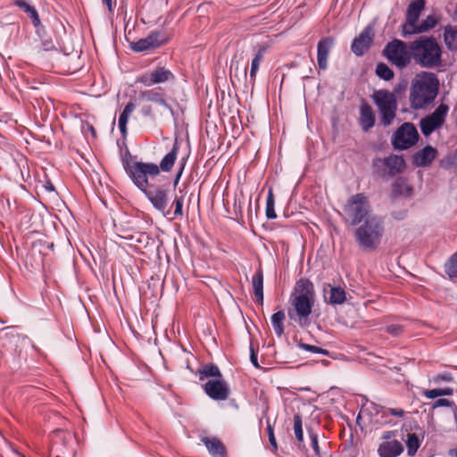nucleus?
<instances>
[{
	"label": "nucleus",
	"instance_id": "obj_1",
	"mask_svg": "<svg viewBox=\"0 0 457 457\" xmlns=\"http://www.w3.org/2000/svg\"><path fill=\"white\" fill-rule=\"evenodd\" d=\"M123 168L133 185L146 197L153 207L164 217H168L170 214V208L168 207L170 189L163 185L149 183V179L160 174L157 164L142 161L126 162H123Z\"/></svg>",
	"mask_w": 457,
	"mask_h": 457
},
{
	"label": "nucleus",
	"instance_id": "obj_2",
	"mask_svg": "<svg viewBox=\"0 0 457 457\" xmlns=\"http://www.w3.org/2000/svg\"><path fill=\"white\" fill-rule=\"evenodd\" d=\"M289 303L292 309L287 312L288 318L300 327L307 326L315 303L313 283L306 278L296 280Z\"/></svg>",
	"mask_w": 457,
	"mask_h": 457
},
{
	"label": "nucleus",
	"instance_id": "obj_3",
	"mask_svg": "<svg viewBox=\"0 0 457 457\" xmlns=\"http://www.w3.org/2000/svg\"><path fill=\"white\" fill-rule=\"evenodd\" d=\"M439 87V79L436 73L428 71L417 73L411 83V107L413 110H421L428 106L437 96Z\"/></svg>",
	"mask_w": 457,
	"mask_h": 457
},
{
	"label": "nucleus",
	"instance_id": "obj_4",
	"mask_svg": "<svg viewBox=\"0 0 457 457\" xmlns=\"http://www.w3.org/2000/svg\"><path fill=\"white\" fill-rule=\"evenodd\" d=\"M412 60L427 70L439 69L444 64L443 49L433 36L421 35L411 41Z\"/></svg>",
	"mask_w": 457,
	"mask_h": 457
},
{
	"label": "nucleus",
	"instance_id": "obj_5",
	"mask_svg": "<svg viewBox=\"0 0 457 457\" xmlns=\"http://www.w3.org/2000/svg\"><path fill=\"white\" fill-rule=\"evenodd\" d=\"M384 232L383 218L378 215H371L356 228L355 242L360 249L365 252L374 251L380 245Z\"/></svg>",
	"mask_w": 457,
	"mask_h": 457
},
{
	"label": "nucleus",
	"instance_id": "obj_6",
	"mask_svg": "<svg viewBox=\"0 0 457 457\" xmlns=\"http://www.w3.org/2000/svg\"><path fill=\"white\" fill-rule=\"evenodd\" d=\"M382 54L388 62L400 71L407 68L411 63V42L405 43L394 38L386 45Z\"/></svg>",
	"mask_w": 457,
	"mask_h": 457
},
{
	"label": "nucleus",
	"instance_id": "obj_7",
	"mask_svg": "<svg viewBox=\"0 0 457 457\" xmlns=\"http://www.w3.org/2000/svg\"><path fill=\"white\" fill-rule=\"evenodd\" d=\"M345 212L349 217L351 225L353 226H357L370 216L375 215L371 212L368 197L363 193H357L352 195L347 200Z\"/></svg>",
	"mask_w": 457,
	"mask_h": 457
},
{
	"label": "nucleus",
	"instance_id": "obj_8",
	"mask_svg": "<svg viewBox=\"0 0 457 457\" xmlns=\"http://www.w3.org/2000/svg\"><path fill=\"white\" fill-rule=\"evenodd\" d=\"M406 162L402 155L389 154L388 156L373 160V168L378 176L383 179L395 177L402 173Z\"/></svg>",
	"mask_w": 457,
	"mask_h": 457
},
{
	"label": "nucleus",
	"instance_id": "obj_9",
	"mask_svg": "<svg viewBox=\"0 0 457 457\" xmlns=\"http://www.w3.org/2000/svg\"><path fill=\"white\" fill-rule=\"evenodd\" d=\"M420 138L413 123L404 122L393 134L392 145L396 150H407L417 144Z\"/></svg>",
	"mask_w": 457,
	"mask_h": 457
},
{
	"label": "nucleus",
	"instance_id": "obj_10",
	"mask_svg": "<svg viewBox=\"0 0 457 457\" xmlns=\"http://www.w3.org/2000/svg\"><path fill=\"white\" fill-rule=\"evenodd\" d=\"M449 106L440 104L432 113L425 116L420 121V131L425 137L430 136L436 129L441 128L445 122Z\"/></svg>",
	"mask_w": 457,
	"mask_h": 457
},
{
	"label": "nucleus",
	"instance_id": "obj_11",
	"mask_svg": "<svg viewBox=\"0 0 457 457\" xmlns=\"http://www.w3.org/2000/svg\"><path fill=\"white\" fill-rule=\"evenodd\" d=\"M169 37L161 30H152L146 37L132 42L129 47L135 53H142L149 49H156L168 43Z\"/></svg>",
	"mask_w": 457,
	"mask_h": 457
},
{
	"label": "nucleus",
	"instance_id": "obj_12",
	"mask_svg": "<svg viewBox=\"0 0 457 457\" xmlns=\"http://www.w3.org/2000/svg\"><path fill=\"white\" fill-rule=\"evenodd\" d=\"M174 79L175 75L171 72L170 70L163 66H159L149 72H145L139 75L137 78L136 82L142 84L145 87H150L154 85L173 81Z\"/></svg>",
	"mask_w": 457,
	"mask_h": 457
},
{
	"label": "nucleus",
	"instance_id": "obj_13",
	"mask_svg": "<svg viewBox=\"0 0 457 457\" xmlns=\"http://www.w3.org/2000/svg\"><path fill=\"white\" fill-rule=\"evenodd\" d=\"M202 388L209 398L217 402L227 400L230 394V388L223 378L209 379L202 385Z\"/></svg>",
	"mask_w": 457,
	"mask_h": 457
},
{
	"label": "nucleus",
	"instance_id": "obj_14",
	"mask_svg": "<svg viewBox=\"0 0 457 457\" xmlns=\"http://www.w3.org/2000/svg\"><path fill=\"white\" fill-rule=\"evenodd\" d=\"M11 5L17 7L28 15L37 35H41V32L45 31V26L41 22L37 10L29 0H12Z\"/></svg>",
	"mask_w": 457,
	"mask_h": 457
},
{
	"label": "nucleus",
	"instance_id": "obj_15",
	"mask_svg": "<svg viewBox=\"0 0 457 457\" xmlns=\"http://www.w3.org/2000/svg\"><path fill=\"white\" fill-rule=\"evenodd\" d=\"M372 42V28L368 26L353 38L351 44V50L356 56L361 57L370 48Z\"/></svg>",
	"mask_w": 457,
	"mask_h": 457
},
{
	"label": "nucleus",
	"instance_id": "obj_16",
	"mask_svg": "<svg viewBox=\"0 0 457 457\" xmlns=\"http://www.w3.org/2000/svg\"><path fill=\"white\" fill-rule=\"evenodd\" d=\"M425 0H412L409 4L405 21L402 25V35L418 22L420 13L425 8Z\"/></svg>",
	"mask_w": 457,
	"mask_h": 457
},
{
	"label": "nucleus",
	"instance_id": "obj_17",
	"mask_svg": "<svg viewBox=\"0 0 457 457\" xmlns=\"http://www.w3.org/2000/svg\"><path fill=\"white\" fill-rule=\"evenodd\" d=\"M336 39L334 37L328 36L322 37L317 44V62L320 70H327L328 66V59L331 49L334 47Z\"/></svg>",
	"mask_w": 457,
	"mask_h": 457
},
{
	"label": "nucleus",
	"instance_id": "obj_18",
	"mask_svg": "<svg viewBox=\"0 0 457 457\" xmlns=\"http://www.w3.org/2000/svg\"><path fill=\"white\" fill-rule=\"evenodd\" d=\"M138 99L154 103L170 110L171 113L173 112L170 105L166 102L163 90L161 87L140 91Z\"/></svg>",
	"mask_w": 457,
	"mask_h": 457
},
{
	"label": "nucleus",
	"instance_id": "obj_19",
	"mask_svg": "<svg viewBox=\"0 0 457 457\" xmlns=\"http://www.w3.org/2000/svg\"><path fill=\"white\" fill-rule=\"evenodd\" d=\"M436 154L435 147L427 145L413 154L412 163L416 167H428L435 160Z\"/></svg>",
	"mask_w": 457,
	"mask_h": 457
},
{
	"label": "nucleus",
	"instance_id": "obj_20",
	"mask_svg": "<svg viewBox=\"0 0 457 457\" xmlns=\"http://www.w3.org/2000/svg\"><path fill=\"white\" fill-rule=\"evenodd\" d=\"M372 97L374 104L378 109L397 108L396 97L395 94L386 89L376 91Z\"/></svg>",
	"mask_w": 457,
	"mask_h": 457
},
{
	"label": "nucleus",
	"instance_id": "obj_21",
	"mask_svg": "<svg viewBox=\"0 0 457 457\" xmlns=\"http://www.w3.org/2000/svg\"><path fill=\"white\" fill-rule=\"evenodd\" d=\"M179 142L178 137L175 138L172 147L169 153H167L161 160L160 164L157 165L158 171L162 172H170L178 158V154L179 151Z\"/></svg>",
	"mask_w": 457,
	"mask_h": 457
},
{
	"label": "nucleus",
	"instance_id": "obj_22",
	"mask_svg": "<svg viewBox=\"0 0 457 457\" xmlns=\"http://www.w3.org/2000/svg\"><path fill=\"white\" fill-rule=\"evenodd\" d=\"M438 23V20L432 14L428 15L420 23H415L410 29L403 34V37L406 38L410 36L428 32L434 29Z\"/></svg>",
	"mask_w": 457,
	"mask_h": 457
},
{
	"label": "nucleus",
	"instance_id": "obj_23",
	"mask_svg": "<svg viewBox=\"0 0 457 457\" xmlns=\"http://www.w3.org/2000/svg\"><path fill=\"white\" fill-rule=\"evenodd\" d=\"M376 118L371 106L363 102L360 107V126L364 132L370 131L375 125Z\"/></svg>",
	"mask_w": 457,
	"mask_h": 457
},
{
	"label": "nucleus",
	"instance_id": "obj_24",
	"mask_svg": "<svg viewBox=\"0 0 457 457\" xmlns=\"http://www.w3.org/2000/svg\"><path fill=\"white\" fill-rule=\"evenodd\" d=\"M403 452V446L398 440L386 441L379 445V457H397Z\"/></svg>",
	"mask_w": 457,
	"mask_h": 457
},
{
	"label": "nucleus",
	"instance_id": "obj_25",
	"mask_svg": "<svg viewBox=\"0 0 457 457\" xmlns=\"http://www.w3.org/2000/svg\"><path fill=\"white\" fill-rule=\"evenodd\" d=\"M202 441L213 457L227 456L226 447L218 437H204Z\"/></svg>",
	"mask_w": 457,
	"mask_h": 457
},
{
	"label": "nucleus",
	"instance_id": "obj_26",
	"mask_svg": "<svg viewBox=\"0 0 457 457\" xmlns=\"http://www.w3.org/2000/svg\"><path fill=\"white\" fill-rule=\"evenodd\" d=\"M252 287L253 290L256 302L262 305L264 300L263 295V272L262 266L260 265L256 270L255 273L252 277Z\"/></svg>",
	"mask_w": 457,
	"mask_h": 457
},
{
	"label": "nucleus",
	"instance_id": "obj_27",
	"mask_svg": "<svg viewBox=\"0 0 457 457\" xmlns=\"http://www.w3.org/2000/svg\"><path fill=\"white\" fill-rule=\"evenodd\" d=\"M412 193V187L408 184V181L403 177H398L392 184V197L397 198L399 196L408 197Z\"/></svg>",
	"mask_w": 457,
	"mask_h": 457
},
{
	"label": "nucleus",
	"instance_id": "obj_28",
	"mask_svg": "<svg viewBox=\"0 0 457 457\" xmlns=\"http://www.w3.org/2000/svg\"><path fill=\"white\" fill-rule=\"evenodd\" d=\"M443 37L446 48L452 53H457V26H445Z\"/></svg>",
	"mask_w": 457,
	"mask_h": 457
},
{
	"label": "nucleus",
	"instance_id": "obj_29",
	"mask_svg": "<svg viewBox=\"0 0 457 457\" xmlns=\"http://www.w3.org/2000/svg\"><path fill=\"white\" fill-rule=\"evenodd\" d=\"M199 380H204L205 378H212L211 379H219L223 378L219 367L214 363H207L198 370Z\"/></svg>",
	"mask_w": 457,
	"mask_h": 457
},
{
	"label": "nucleus",
	"instance_id": "obj_30",
	"mask_svg": "<svg viewBox=\"0 0 457 457\" xmlns=\"http://www.w3.org/2000/svg\"><path fill=\"white\" fill-rule=\"evenodd\" d=\"M135 108H136L135 104L133 102H129L125 105L121 113L120 114L118 124H119L120 132L123 137H125L127 136V133H128L127 124H128L129 117L132 113V112L135 110Z\"/></svg>",
	"mask_w": 457,
	"mask_h": 457
},
{
	"label": "nucleus",
	"instance_id": "obj_31",
	"mask_svg": "<svg viewBox=\"0 0 457 457\" xmlns=\"http://www.w3.org/2000/svg\"><path fill=\"white\" fill-rule=\"evenodd\" d=\"M286 319V314L283 310H279L273 313L270 318V322L274 332L278 337H281L284 334V321Z\"/></svg>",
	"mask_w": 457,
	"mask_h": 457
},
{
	"label": "nucleus",
	"instance_id": "obj_32",
	"mask_svg": "<svg viewBox=\"0 0 457 457\" xmlns=\"http://www.w3.org/2000/svg\"><path fill=\"white\" fill-rule=\"evenodd\" d=\"M346 300V293L345 289L339 286L331 287L329 290L328 303L332 305H340Z\"/></svg>",
	"mask_w": 457,
	"mask_h": 457
},
{
	"label": "nucleus",
	"instance_id": "obj_33",
	"mask_svg": "<svg viewBox=\"0 0 457 457\" xmlns=\"http://www.w3.org/2000/svg\"><path fill=\"white\" fill-rule=\"evenodd\" d=\"M267 48L265 46H262L258 48L257 52L254 54L253 59L252 60L251 69H250V78L255 79L256 73L259 70V66L261 62L263 59V55L266 52Z\"/></svg>",
	"mask_w": 457,
	"mask_h": 457
},
{
	"label": "nucleus",
	"instance_id": "obj_34",
	"mask_svg": "<svg viewBox=\"0 0 457 457\" xmlns=\"http://www.w3.org/2000/svg\"><path fill=\"white\" fill-rule=\"evenodd\" d=\"M439 166L445 170L454 169L457 175V148L439 161Z\"/></svg>",
	"mask_w": 457,
	"mask_h": 457
},
{
	"label": "nucleus",
	"instance_id": "obj_35",
	"mask_svg": "<svg viewBox=\"0 0 457 457\" xmlns=\"http://www.w3.org/2000/svg\"><path fill=\"white\" fill-rule=\"evenodd\" d=\"M375 74L381 79L385 81L391 80L395 73L393 70L386 63L384 62H378L375 69Z\"/></svg>",
	"mask_w": 457,
	"mask_h": 457
},
{
	"label": "nucleus",
	"instance_id": "obj_36",
	"mask_svg": "<svg viewBox=\"0 0 457 457\" xmlns=\"http://www.w3.org/2000/svg\"><path fill=\"white\" fill-rule=\"evenodd\" d=\"M453 393L454 391L452 387L446 386L443 388H434L426 390L424 391L423 395L428 399H435L440 396H450L453 395Z\"/></svg>",
	"mask_w": 457,
	"mask_h": 457
},
{
	"label": "nucleus",
	"instance_id": "obj_37",
	"mask_svg": "<svg viewBox=\"0 0 457 457\" xmlns=\"http://www.w3.org/2000/svg\"><path fill=\"white\" fill-rule=\"evenodd\" d=\"M420 446V442L418 436L415 433L408 434L406 439L407 454L409 456L415 455Z\"/></svg>",
	"mask_w": 457,
	"mask_h": 457
},
{
	"label": "nucleus",
	"instance_id": "obj_38",
	"mask_svg": "<svg viewBox=\"0 0 457 457\" xmlns=\"http://www.w3.org/2000/svg\"><path fill=\"white\" fill-rule=\"evenodd\" d=\"M183 197H178L176 195L172 204L170 206L168 205V207L170 208V214L167 218L175 219L177 217H181L183 215Z\"/></svg>",
	"mask_w": 457,
	"mask_h": 457
},
{
	"label": "nucleus",
	"instance_id": "obj_39",
	"mask_svg": "<svg viewBox=\"0 0 457 457\" xmlns=\"http://www.w3.org/2000/svg\"><path fill=\"white\" fill-rule=\"evenodd\" d=\"M445 272L450 278H457V252L445 264Z\"/></svg>",
	"mask_w": 457,
	"mask_h": 457
},
{
	"label": "nucleus",
	"instance_id": "obj_40",
	"mask_svg": "<svg viewBox=\"0 0 457 457\" xmlns=\"http://www.w3.org/2000/svg\"><path fill=\"white\" fill-rule=\"evenodd\" d=\"M380 112V122L383 126H389L395 118L396 108L378 109Z\"/></svg>",
	"mask_w": 457,
	"mask_h": 457
},
{
	"label": "nucleus",
	"instance_id": "obj_41",
	"mask_svg": "<svg viewBox=\"0 0 457 457\" xmlns=\"http://www.w3.org/2000/svg\"><path fill=\"white\" fill-rule=\"evenodd\" d=\"M265 215L268 220H274L277 218V213L275 212V201L271 189L269 190L267 195Z\"/></svg>",
	"mask_w": 457,
	"mask_h": 457
},
{
	"label": "nucleus",
	"instance_id": "obj_42",
	"mask_svg": "<svg viewBox=\"0 0 457 457\" xmlns=\"http://www.w3.org/2000/svg\"><path fill=\"white\" fill-rule=\"evenodd\" d=\"M361 411L370 417L377 416L380 413L382 414V417L386 416V408L374 402H370L363 410H361Z\"/></svg>",
	"mask_w": 457,
	"mask_h": 457
},
{
	"label": "nucleus",
	"instance_id": "obj_43",
	"mask_svg": "<svg viewBox=\"0 0 457 457\" xmlns=\"http://www.w3.org/2000/svg\"><path fill=\"white\" fill-rule=\"evenodd\" d=\"M294 432L298 442L303 441V420L299 413L294 415Z\"/></svg>",
	"mask_w": 457,
	"mask_h": 457
},
{
	"label": "nucleus",
	"instance_id": "obj_44",
	"mask_svg": "<svg viewBox=\"0 0 457 457\" xmlns=\"http://www.w3.org/2000/svg\"><path fill=\"white\" fill-rule=\"evenodd\" d=\"M298 347L302 350H304V351H307V352H310V353H316V354H321V355H324V356H328L329 355V351L327 350V349H324V348H321V347H319V346H316V345H309V344H306V343H299L298 344Z\"/></svg>",
	"mask_w": 457,
	"mask_h": 457
},
{
	"label": "nucleus",
	"instance_id": "obj_45",
	"mask_svg": "<svg viewBox=\"0 0 457 457\" xmlns=\"http://www.w3.org/2000/svg\"><path fill=\"white\" fill-rule=\"evenodd\" d=\"M40 38L42 49L46 52L56 50L54 41L51 37L46 36V30L41 35H37Z\"/></svg>",
	"mask_w": 457,
	"mask_h": 457
},
{
	"label": "nucleus",
	"instance_id": "obj_46",
	"mask_svg": "<svg viewBox=\"0 0 457 457\" xmlns=\"http://www.w3.org/2000/svg\"><path fill=\"white\" fill-rule=\"evenodd\" d=\"M123 238L135 240L137 243L143 245L144 246H146L149 244V241L151 240V237L146 233H139L137 236H123Z\"/></svg>",
	"mask_w": 457,
	"mask_h": 457
},
{
	"label": "nucleus",
	"instance_id": "obj_47",
	"mask_svg": "<svg viewBox=\"0 0 457 457\" xmlns=\"http://www.w3.org/2000/svg\"><path fill=\"white\" fill-rule=\"evenodd\" d=\"M439 407H451L454 408L455 411L457 410V406L454 404V403L445 398H438L431 403L432 410Z\"/></svg>",
	"mask_w": 457,
	"mask_h": 457
},
{
	"label": "nucleus",
	"instance_id": "obj_48",
	"mask_svg": "<svg viewBox=\"0 0 457 457\" xmlns=\"http://www.w3.org/2000/svg\"><path fill=\"white\" fill-rule=\"evenodd\" d=\"M309 436L311 439V446L317 457H321L320 446H319V441H318V435L312 431L309 432Z\"/></svg>",
	"mask_w": 457,
	"mask_h": 457
},
{
	"label": "nucleus",
	"instance_id": "obj_49",
	"mask_svg": "<svg viewBox=\"0 0 457 457\" xmlns=\"http://www.w3.org/2000/svg\"><path fill=\"white\" fill-rule=\"evenodd\" d=\"M386 331L393 337H399L403 331V326L400 324H390L386 327Z\"/></svg>",
	"mask_w": 457,
	"mask_h": 457
},
{
	"label": "nucleus",
	"instance_id": "obj_50",
	"mask_svg": "<svg viewBox=\"0 0 457 457\" xmlns=\"http://www.w3.org/2000/svg\"><path fill=\"white\" fill-rule=\"evenodd\" d=\"M453 380V377L449 371L438 373L433 377V381L435 383L452 382Z\"/></svg>",
	"mask_w": 457,
	"mask_h": 457
},
{
	"label": "nucleus",
	"instance_id": "obj_51",
	"mask_svg": "<svg viewBox=\"0 0 457 457\" xmlns=\"http://www.w3.org/2000/svg\"><path fill=\"white\" fill-rule=\"evenodd\" d=\"M267 430H268L269 443L272 447V452L276 453L278 450V445H277L274 430L270 425H268Z\"/></svg>",
	"mask_w": 457,
	"mask_h": 457
},
{
	"label": "nucleus",
	"instance_id": "obj_52",
	"mask_svg": "<svg viewBox=\"0 0 457 457\" xmlns=\"http://www.w3.org/2000/svg\"><path fill=\"white\" fill-rule=\"evenodd\" d=\"M250 361L255 368H260L257 359V353L255 352L253 345H250Z\"/></svg>",
	"mask_w": 457,
	"mask_h": 457
},
{
	"label": "nucleus",
	"instance_id": "obj_53",
	"mask_svg": "<svg viewBox=\"0 0 457 457\" xmlns=\"http://www.w3.org/2000/svg\"><path fill=\"white\" fill-rule=\"evenodd\" d=\"M387 414L402 418L404 416V411L403 409L386 408V415Z\"/></svg>",
	"mask_w": 457,
	"mask_h": 457
},
{
	"label": "nucleus",
	"instance_id": "obj_54",
	"mask_svg": "<svg viewBox=\"0 0 457 457\" xmlns=\"http://www.w3.org/2000/svg\"><path fill=\"white\" fill-rule=\"evenodd\" d=\"M406 214H407V212L405 210L394 211V212H391V216L395 220H404L405 217H406Z\"/></svg>",
	"mask_w": 457,
	"mask_h": 457
},
{
	"label": "nucleus",
	"instance_id": "obj_55",
	"mask_svg": "<svg viewBox=\"0 0 457 457\" xmlns=\"http://www.w3.org/2000/svg\"><path fill=\"white\" fill-rule=\"evenodd\" d=\"M140 113L142 116L145 118H152L153 117V108L151 105H144L140 109Z\"/></svg>",
	"mask_w": 457,
	"mask_h": 457
},
{
	"label": "nucleus",
	"instance_id": "obj_56",
	"mask_svg": "<svg viewBox=\"0 0 457 457\" xmlns=\"http://www.w3.org/2000/svg\"><path fill=\"white\" fill-rule=\"evenodd\" d=\"M182 174H183V171H181V170H177L176 175H175L174 179H173V186L174 187H176L179 184V180L181 179Z\"/></svg>",
	"mask_w": 457,
	"mask_h": 457
},
{
	"label": "nucleus",
	"instance_id": "obj_57",
	"mask_svg": "<svg viewBox=\"0 0 457 457\" xmlns=\"http://www.w3.org/2000/svg\"><path fill=\"white\" fill-rule=\"evenodd\" d=\"M44 187L47 192H55V188L50 180L46 181Z\"/></svg>",
	"mask_w": 457,
	"mask_h": 457
},
{
	"label": "nucleus",
	"instance_id": "obj_58",
	"mask_svg": "<svg viewBox=\"0 0 457 457\" xmlns=\"http://www.w3.org/2000/svg\"><path fill=\"white\" fill-rule=\"evenodd\" d=\"M187 157H182L179 162V167H178V170H181V171L184 172V170H185V167H186V164H187Z\"/></svg>",
	"mask_w": 457,
	"mask_h": 457
},
{
	"label": "nucleus",
	"instance_id": "obj_59",
	"mask_svg": "<svg viewBox=\"0 0 457 457\" xmlns=\"http://www.w3.org/2000/svg\"><path fill=\"white\" fill-rule=\"evenodd\" d=\"M450 16L453 21L457 22V4H455L454 9Z\"/></svg>",
	"mask_w": 457,
	"mask_h": 457
},
{
	"label": "nucleus",
	"instance_id": "obj_60",
	"mask_svg": "<svg viewBox=\"0 0 457 457\" xmlns=\"http://www.w3.org/2000/svg\"><path fill=\"white\" fill-rule=\"evenodd\" d=\"M104 4L108 7L109 11H112V0H102Z\"/></svg>",
	"mask_w": 457,
	"mask_h": 457
},
{
	"label": "nucleus",
	"instance_id": "obj_61",
	"mask_svg": "<svg viewBox=\"0 0 457 457\" xmlns=\"http://www.w3.org/2000/svg\"><path fill=\"white\" fill-rule=\"evenodd\" d=\"M370 403V401H369V399L367 397H363L362 399V409L363 410L369 403Z\"/></svg>",
	"mask_w": 457,
	"mask_h": 457
},
{
	"label": "nucleus",
	"instance_id": "obj_62",
	"mask_svg": "<svg viewBox=\"0 0 457 457\" xmlns=\"http://www.w3.org/2000/svg\"><path fill=\"white\" fill-rule=\"evenodd\" d=\"M449 454L451 456L457 457V447L455 449H451L450 452H449Z\"/></svg>",
	"mask_w": 457,
	"mask_h": 457
},
{
	"label": "nucleus",
	"instance_id": "obj_63",
	"mask_svg": "<svg viewBox=\"0 0 457 457\" xmlns=\"http://www.w3.org/2000/svg\"><path fill=\"white\" fill-rule=\"evenodd\" d=\"M391 433H392V432H390V431H386V432H385V433H384V435H383V438H384V439H389V438H390V436H391Z\"/></svg>",
	"mask_w": 457,
	"mask_h": 457
},
{
	"label": "nucleus",
	"instance_id": "obj_64",
	"mask_svg": "<svg viewBox=\"0 0 457 457\" xmlns=\"http://www.w3.org/2000/svg\"><path fill=\"white\" fill-rule=\"evenodd\" d=\"M87 127L89 128V131H92L93 133H95V129L91 124L87 123Z\"/></svg>",
	"mask_w": 457,
	"mask_h": 457
}]
</instances>
